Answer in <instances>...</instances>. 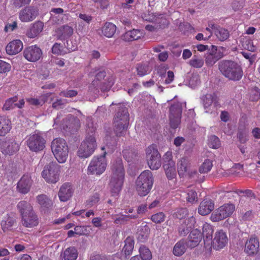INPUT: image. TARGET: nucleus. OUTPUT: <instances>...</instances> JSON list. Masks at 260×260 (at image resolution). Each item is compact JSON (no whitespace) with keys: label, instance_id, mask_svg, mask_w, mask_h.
<instances>
[{"label":"nucleus","instance_id":"nucleus-9","mask_svg":"<svg viewBox=\"0 0 260 260\" xmlns=\"http://www.w3.org/2000/svg\"><path fill=\"white\" fill-rule=\"evenodd\" d=\"M60 166L55 162H51L45 166L42 176L48 183H55L59 178Z\"/></svg>","mask_w":260,"mask_h":260},{"label":"nucleus","instance_id":"nucleus-54","mask_svg":"<svg viewBox=\"0 0 260 260\" xmlns=\"http://www.w3.org/2000/svg\"><path fill=\"white\" fill-rule=\"evenodd\" d=\"M63 52V47L60 44L55 43L52 48V52L56 55L62 54Z\"/></svg>","mask_w":260,"mask_h":260},{"label":"nucleus","instance_id":"nucleus-42","mask_svg":"<svg viewBox=\"0 0 260 260\" xmlns=\"http://www.w3.org/2000/svg\"><path fill=\"white\" fill-rule=\"evenodd\" d=\"M242 47L251 52H254L256 49V47L254 45L252 40L247 38H244L241 41Z\"/></svg>","mask_w":260,"mask_h":260},{"label":"nucleus","instance_id":"nucleus-53","mask_svg":"<svg viewBox=\"0 0 260 260\" xmlns=\"http://www.w3.org/2000/svg\"><path fill=\"white\" fill-rule=\"evenodd\" d=\"M195 223L196 219L193 217V215H191L189 217L185 219L182 224H184L186 227L190 230Z\"/></svg>","mask_w":260,"mask_h":260},{"label":"nucleus","instance_id":"nucleus-44","mask_svg":"<svg viewBox=\"0 0 260 260\" xmlns=\"http://www.w3.org/2000/svg\"><path fill=\"white\" fill-rule=\"evenodd\" d=\"M204 60L200 57L196 55L193 57L189 61V64L190 66L196 68H201L204 65Z\"/></svg>","mask_w":260,"mask_h":260},{"label":"nucleus","instance_id":"nucleus-3","mask_svg":"<svg viewBox=\"0 0 260 260\" xmlns=\"http://www.w3.org/2000/svg\"><path fill=\"white\" fill-rule=\"evenodd\" d=\"M112 169L113 174L109 185L112 195L115 196L121 190L124 178V171L121 160L114 165Z\"/></svg>","mask_w":260,"mask_h":260},{"label":"nucleus","instance_id":"nucleus-51","mask_svg":"<svg viewBox=\"0 0 260 260\" xmlns=\"http://www.w3.org/2000/svg\"><path fill=\"white\" fill-rule=\"evenodd\" d=\"M17 101L16 97L10 98L7 100L4 105L3 109L6 110H9L14 108L16 105L15 103Z\"/></svg>","mask_w":260,"mask_h":260},{"label":"nucleus","instance_id":"nucleus-25","mask_svg":"<svg viewBox=\"0 0 260 260\" xmlns=\"http://www.w3.org/2000/svg\"><path fill=\"white\" fill-rule=\"evenodd\" d=\"M23 48V45L20 40H14L6 46V50L9 55H15L20 52Z\"/></svg>","mask_w":260,"mask_h":260},{"label":"nucleus","instance_id":"nucleus-50","mask_svg":"<svg viewBox=\"0 0 260 260\" xmlns=\"http://www.w3.org/2000/svg\"><path fill=\"white\" fill-rule=\"evenodd\" d=\"M45 101L46 99L44 96H41L39 99L31 98L26 99V101L30 105L36 106L42 105Z\"/></svg>","mask_w":260,"mask_h":260},{"label":"nucleus","instance_id":"nucleus-24","mask_svg":"<svg viewBox=\"0 0 260 260\" xmlns=\"http://www.w3.org/2000/svg\"><path fill=\"white\" fill-rule=\"evenodd\" d=\"M202 239V234L198 229L192 230L189 235L187 243L188 247L193 248L199 245Z\"/></svg>","mask_w":260,"mask_h":260},{"label":"nucleus","instance_id":"nucleus-37","mask_svg":"<svg viewBox=\"0 0 260 260\" xmlns=\"http://www.w3.org/2000/svg\"><path fill=\"white\" fill-rule=\"evenodd\" d=\"M14 222V220L12 217L8 214L4 215L1 222L2 229L5 232L10 230Z\"/></svg>","mask_w":260,"mask_h":260},{"label":"nucleus","instance_id":"nucleus-33","mask_svg":"<svg viewBox=\"0 0 260 260\" xmlns=\"http://www.w3.org/2000/svg\"><path fill=\"white\" fill-rule=\"evenodd\" d=\"M116 30V25L111 22H106L101 28L102 35L107 38L113 37Z\"/></svg>","mask_w":260,"mask_h":260},{"label":"nucleus","instance_id":"nucleus-40","mask_svg":"<svg viewBox=\"0 0 260 260\" xmlns=\"http://www.w3.org/2000/svg\"><path fill=\"white\" fill-rule=\"evenodd\" d=\"M151 68V66L147 62L139 64L137 66V74L140 76H144L150 73Z\"/></svg>","mask_w":260,"mask_h":260},{"label":"nucleus","instance_id":"nucleus-2","mask_svg":"<svg viewBox=\"0 0 260 260\" xmlns=\"http://www.w3.org/2000/svg\"><path fill=\"white\" fill-rule=\"evenodd\" d=\"M219 69L227 78L232 81H239L243 76L241 67L237 62L230 60L221 61L219 64Z\"/></svg>","mask_w":260,"mask_h":260},{"label":"nucleus","instance_id":"nucleus-22","mask_svg":"<svg viewBox=\"0 0 260 260\" xmlns=\"http://www.w3.org/2000/svg\"><path fill=\"white\" fill-rule=\"evenodd\" d=\"M259 244L258 239L254 236H251L245 243V252L249 255L256 254L259 249Z\"/></svg>","mask_w":260,"mask_h":260},{"label":"nucleus","instance_id":"nucleus-8","mask_svg":"<svg viewBox=\"0 0 260 260\" xmlns=\"http://www.w3.org/2000/svg\"><path fill=\"white\" fill-rule=\"evenodd\" d=\"M107 161L105 155L95 156L91 160L87 168L88 173L100 175L106 170Z\"/></svg>","mask_w":260,"mask_h":260},{"label":"nucleus","instance_id":"nucleus-18","mask_svg":"<svg viewBox=\"0 0 260 260\" xmlns=\"http://www.w3.org/2000/svg\"><path fill=\"white\" fill-rule=\"evenodd\" d=\"M19 144L15 141H3L0 139V149L5 154L12 155L19 150Z\"/></svg>","mask_w":260,"mask_h":260},{"label":"nucleus","instance_id":"nucleus-35","mask_svg":"<svg viewBox=\"0 0 260 260\" xmlns=\"http://www.w3.org/2000/svg\"><path fill=\"white\" fill-rule=\"evenodd\" d=\"M149 234V229L146 225L140 226L138 229L137 233V240L140 242H145L147 240Z\"/></svg>","mask_w":260,"mask_h":260},{"label":"nucleus","instance_id":"nucleus-4","mask_svg":"<svg viewBox=\"0 0 260 260\" xmlns=\"http://www.w3.org/2000/svg\"><path fill=\"white\" fill-rule=\"evenodd\" d=\"M153 184V177L151 172L145 170L142 172L136 181V189L140 196H146L151 190Z\"/></svg>","mask_w":260,"mask_h":260},{"label":"nucleus","instance_id":"nucleus-16","mask_svg":"<svg viewBox=\"0 0 260 260\" xmlns=\"http://www.w3.org/2000/svg\"><path fill=\"white\" fill-rule=\"evenodd\" d=\"M23 55L28 61L35 62L41 58L42 55V51L37 45H32L24 49Z\"/></svg>","mask_w":260,"mask_h":260},{"label":"nucleus","instance_id":"nucleus-41","mask_svg":"<svg viewBox=\"0 0 260 260\" xmlns=\"http://www.w3.org/2000/svg\"><path fill=\"white\" fill-rule=\"evenodd\" d=\"M189 163L187 158L183 157L180 159L178 164V173L179 175H183L187 172Z\"/></svg>","mask_w":260,"mask_h":260},{"label":"nucleus","instance_id":"nucleus-57","mask_svg":"<svg viewBox=\"0 0 260 260\" xmlns=\"http://www.w3.org/2000/svg\"><path fill=\"white\" fill-rule=\"evenodd\" d=\"M187 201L190 203L197 201V193L196 191L190 190L187 193Z\"/></svg>","mask_w":260,"mask_h":260},{"label":"nucleus","instance_id":"nucleus-14","mask_svg":"<svg viewBox=\"0 0 260 260\" xmlns=\"http://www.w3.org/2000/svg\"><path fill=\"white\" fill-rule=\"evenodd\" d=\"M164 170L168 179H173L176 176L175 162L172 159L171 151L167 152L164 155Z\"/></svg>","mask_w":260,"mask_h":260},{"label":"nucleus","instance_id":"nucleus-6","mask_svg":"<svg viewBox=\"0 0 260 260\" xmlns=\"http://www.w3.org/2000/svg\"><path fill=\"white\" fill-rule=\"evenodd\" d=\"M96 146V140L93 136H89L81 143L77 152L80 158H87L94 151Z\"/></svg>","mask_w":260,"mask_h":260},{"label":"nucleus","instance_id":"nucleus-56","mask_svg":"<svg viewBox=\"0 0 260 260\" xmlns=\"http://www.w3.org/2000/svg\"><path fill=\"white\" fill-rule=\"evenodd\" d=\"M11 68V65L2 60H0V73H5L9 72Z\"/></svg>","mask_w":260,"mask_h":260},{"label":"nucleus","instance_id":"nucleus-49","mask_svg":"<svg viewBox=\"0 0 260 260\" xmlns=\"http://www.w3.org/2000/svg\"><path fill=\"white\" fill-rule=\"evenodd\" d=\"M200 83V79L198 74H192L189 77L188 84L190 87L194 88Z\"/></svg>","mask_w":260,"mask_h":260},{"label":"nucleus","instance_id":"nucleus-7","mask_svg":"<svg viewBox=\"0 0 260 260\" xmlns=\"http://www.w3.org/2000/svg\"><path fill=\"white\" fill-rule=\"evenodd\" d=\"M146 157L151 169L157 170L161 166V155L156 145L152 144L146 148Z\"/></svg>","mask_w":260,"mask_h":260},{"label":"nucleus","instance_id":"nucleus-27","mask_svg":"<svg viewBox=\"0 0 260 260\" xmlns=\"http://www.w3.org/2000/svg\"><path fill=\"white\" fill-rule=\"evenodd\" d=\"M73 27L68 25H64L57 28L55 30V35L60 40H64L70 37L73 34Z\"/></svg>","mask_w":260,"mask_h":260},{"label":"nucleus","instance_id":"nucleus-36","mask_svg":"<svg viewBox=\"0 0 260 260\" xmlns=\"http://www.w3.org/2000/svg\"><path fill=\"white\" fill-rule=\"evenodd\" d=\"M78 255L77 249L75 247H70L63 251L62 256L64 260H76Z\"/></svg>","mask_w":260,"mask_h":260},{"label":"nucleus","instance_id":"nucleus-13","mask_svg":"<svg viewBox=\"0 0 260 260\" xmlns=\"http://www.w3.org/2000/svg\"><path fill=\"white\" fill-rule=\"evenodd\" d=\"M26 144L30 150L37 152L44 149L45 141L39 133H35L28 137Z\"/></svg>","mask_w":260,"mask_h":260},{"label":"nucleus","instance_id":"nucleus-19","mask_svg":"<svg viewBox=\"0 0 260 260\" xmlns=\"http://www.w3.org/2000/svg\"><path fill=\"white\" fill-rule=\"evenodd\" d=\"M228 239L225 232L222 230L217 231L213 240V246L214 249L219 250L223 248L228 244Z\"/></svg>","mask_w":260,"mask_h":260},{"label":"nucleus","instance_id":"nucleus-34","mask_svg":"<svg viewBox=\"0 0 260 260\" xmlns=\"http://www.w3.org/2000/svg\"><path fill=\"white\" fill-rule=\"evenodd\" d=\"M187 243L185 241L181 240L179 241L174 246L173 253L177 256L183 255L186 250Z\"/></svg>","mask_w":260,"mask_h":260},{"label":"nucleus","instance_id":"nucleus-59","mask_svg":"<svg viewBox=\"0 0 260 260\" xmlns=\"http://www.w3.org/2000/svg\"><path fill=\"white\" fill-rule=\"evenodd\" d=\"M77 94V91L75 90H69L63 91L60 93V96L64 97L72 98L75 96Z\"/></svg>","mask_w":260,"mask_h":260},{"label":"nucleus","instance_id":"nucleus-39","mask_svg":"<svg viewBox=\"0 0 260 260\" xmlns=\"http://www.w3.org/2000/svg\"><path fill=\"white\" fill-rule=\"evenodd\" d=\"M125 244L123 250L126 255H131L133 252L135 241L133 237H128L124 241Z\"/></svg>","mask_w":260,"mask_h":260},{"label":"nucleus","instance_id":"nucleus-45","mask_svg":"<svg viewBox=\"0 0 260 260\" xmlns=\"http://www.w3.org/2000/svg\"><path fill=\"white\" fill-rule=\"evenodd\" d=\"M105 76V73L104 72H99L96 76L95 79L94 80L90 86V89L92 90L93 88L98 89L101 86V83L99 81L100 78H104Z\"/></svg>","mask_w":260,"mask_h":260},{"label":"nucleus","instance_id":"nucleus-17","mask_svg":"<svg viewBox=\"0 0 260 260\" xmlns=\"http://www.w3.org/2000/svg\"><path fill=\"white\" fill-rule=\"evenodd\" d=\"M38 11L34 7L28 6L21 10L19 13V18L23 22L33 21L37 16Z\"/></svg>","mask_w":260,"mask_h":260},{"label":"nucleus","instance_id":"nucleus-58","mask_svg":"<svg viewBox=\"0 0 260 260\" xmlns=\"http://www.w3.org/2000/svg\"><path fill=\"white\" fill-rule=\"evenodd\" d=\"M157 22L158 24H152L146 25L145 27L146 29L151 31H154L160 29L161 28V20H158Z\"/></svg>","mask_w":260,"mask_h":260},{"label":"nucleus","instance_id":"nucleus-64","mask_svg":"<svg viewBox=\"0 0 260 260\" xmlns=\"http://www.w3.org/2000/svg\"><path fill=\"white\" fill-rule=\"evenodd\" d=\"M89 260H106V257L104 255L93 252L90 254Z\"/></svg>","mask_w":260,"mask_h":260},{"label":"nucleus","instance_id":"nucleus-20","mask_svg":"<svg viewBox=\"0 0 260 260\" xmlns=\"http://www.w3.org/2000/svg\"><path fill=\"white\" fill-rule=\"evenodd\" d=\"M212 47V49L210 50L205 59V62L208 66H212L223 56V53L218 50L217 47L213 45Z\"/></svg>","mask_w":260,"mask_h":260},{"label":"nucleus","instance_id":"nucleus-21","mask_svg":"<svg viewBox=\"0 0 260 260\" xmlns=\"http://www.w3.org/2000/svg\"><path fill=\"white\" fill-rule=\"evenodd\" d=\"M32 183L33 181L29 175H24L17 183V189L20 192L26 193L29 191Z\"/></svg>","mask_w":260,"mask_h":260},{"label":"nucleus","instance_id":"nucleus-10","mask_svg":"<svg viewBox=\"0 0 260 260\" xmlns=\"http://www.w3.org/2000/svg\"><path fill=\"white\" fill-rule=\"evenodd\" d=\"M129 115L126 109L122 110L121 113H117L114 118L115 133L117 137L124 135L128 126Z\"/></svg>","mask_w":260,"mask_h":260},{"label":"nucleus","instance_id":"nucleus-62","mask_svg":"<svg viewBox=\"0 0 260 260\" xmlns=\"http://www.w3.org/2000/svg\"><path fill=\"white\" fill-rule=\"evenodd\" d=\"M142 18L144 20L148 21H154L157 22L159 20H157V18H156L155 16H154L153 13L150 12L148 13V16H147L146 14H144L142 15Z\"/></svg>","mask_w":260,"mask_h":260},{"label":"nucleus","instance_id":"nucleus-30","mask_svg":"<svg viewBox=\"0 0 260 260\" xmlns=\"http://www.w3.org/2000/svg\"><path fill=\"white\" fill-rule=\"evenodd\" d=\"M12 128L11 120L6 116H0V136H5Z\"/></svg>","mask_w":260,"mask_h":260},{"label":"nucleus","instance_id":"nucleus-11","mask_svg":"<svg viewBox=\"0 0 260 260\" xmlns=\"http://www.w3.org/2000/svg\"><path fill=\"white\" fill-rule=\"evenodd\" d=\"M181 104L177 102L172 104L169 109V124L171 128L176 129L181 122Z\"/></svg>","mask_w":260,"mask_h":260},{"label":"nucleus","instance_id":"nucleus-26","mask_svg":"<svg viewBox=\"0 0 260 260\" xmlns=\"http://www.w3.org/2000/svg\"><path fill=\"white\" fill-rule=\"evenodd\" d=\"M214 209V203L211 200L206 199L201 203L198 208V212L201 215H206Z\"/></svg>","mask_w":260,"mask_h":260},{"label":"nucleus","instance_id":"nucleus-46","mask_svg":"<svg viewBox=\"0 0 260 260\" xmlns=\"http://www.w3.org/2000/svg\"><path fill=\"white\" fill-rule=\"evenodd\" d=\"M212 162L211 160L207 159L200 167L199 171L201 173H206L210 171L212 167Z\"/></svg>","mask_w":260,"mask_h":260},{"label":"nucleus","instance_id":"nucleus-63","mask_svg":"<svg viewBox=\"0 0 260 260\" xmlns=\"http://www.w3.org/2000/svg\"><path fill=\"white\" fill-rule=\"evenodd\" d=\"M166 79L165 81V83L166 84H169L173 82L174 79V73L171 71H169L167 73L166 77L165 76Z\"/></svg>","mask_w":260,"mask_h":260},{"label":"nucleus","instance_id":"nucleus-1","mask_svg":"<svg viewBox=\"0 0 260 260\" xmlns=\"http://www.w3.org/2000/svg\"><path fill=\"white\" fill-rule=\"evenodd\" d=\"M22 216V223L26 228H33L39 223L37 215L31 205L26 201H21L17 205Z\"/></svg>","mask_w":260,"mask_h":260},{"label":"nucleus","instance_id":"nucleus-23","mask_svg":"<svg viewBox=\"0 0 260 260\" xmlns=\"http://www.w3.org/2000/svg\"><path fill=\"white\" fill-rule=\"evenodd\" d=\"M73 186L70 183L63 184L60 188L58 192V197L61 202L68 201L73 196L74 192Z\"/></svg>","mask_w":260,"mask_h":260},{"label":"nucleus","instance_id":"nucleus-32","mask_svg":"<svg viewBox=\"0 0 260 260\" xmlns=\"http://www.w3.org/2000/svg\"><path fill=\"white\" fill-rule=\"evenodd\" d=\"M211 28L214 30V34L218 40L221 41L227 40L230 36L229 31L225 28L214 25H212Z\"/></svg>","mask_w":260,"mask_h":260},{"label":"nucleus","instance_id":"nucleus-60","mask_svg":"<svg viewBox=\"0 0 260 260\" xmlns=\"http://www.w3.org/2000/svg\"><path fill=\"white\" fill-rule=\"evenodd\" d=\"M100 200V197L99 195L98 194H95L92 196L87 201V205L89 207H91L94 205H95L96 203H98V202Z\"/></svg>","mask_w":260,"mask_h":260},{"label":"nucleus","instance_id":"nucleus-15","mask_svg":"<svg viewBox=\"0 0 260 260\" xmlns=\"http://www.w3.org/2000/svg\"><path fill=\"white\" fill-rule=\"evenodd\" d=\"M203 104L206 112H212L219 105L218 97L216 93H208L202 97Z\"/></svg>","mask_w":260,"mask_h":260},{"label":"nucleus","instance_id":"nucleus-29","mask_svg":"<svg viewBox=\"0 0 260 260\" xmlns=\"http://www.w3.org/2000/svg\"><path fill=\"white\" fill-rule=\"evenodd\" d=\"M44 24L41 21H36L33 23L26 33L27 36L29 38H35L42 31Z\"/></svg>","mask_w":260,"mask_h":260},{"label":"nucleus","instance_id":"nucleus-47","mask_svg":"<svg viewBox=\"0 0 260 260\" xmlns=\"http://www.w3.org/2000/svg\"><path fill=\"white\" fill-rule=\"evenodd\" d=\"M208 144L210 148L217 149L220 147V142L218 137L211 136L209 138Z\"/></svg>","mask_w":260,"mask_h":260},{"label":"nucleus","instance_id":"nucleus-5","mask_svg":"<svg viewBox=\"0 0 260 260\" xmlns=\"http://www.w3.org/2000/svg\"><path fill=\"white\" fill-rule=\"evenodd\" d=\"M51 151L59 163H64L69 155V149L66 141L61 138L54 139L51 145Z\"/></svg>","mask_w":260,"mask_h":260},{"label":"nucleus","instance_id":"nucleus-48","mask_svg":"<svg viewBox=\"0 0 260 260\" xmlns=\"http://www.w3.org/2000/svg\"><path fill=\"white\" fill-rule=\"evenodd\" d=\"M63 10L61 8H54L52 9L51 11V18L50 19L55 23H59L60 20H56V15H58V16H63Z\"/></svg>","mask_w":260,"mask_h":260},{"label":"nucleus","instance_id":"nucleus-61","mask_svg":"<svg viewBox=\"0 0 260 260\" xmlns=\"http://www.w3.org/2000/svg\"><path fill=\"white\" fill-rule=\"evenodd\" d=\"M187 210L186 208H181L176 213V216L179 219L184 218L187 215Z\"/></svg>","mask_w":260,"mask_h":260},{"label":"nucleus","instance_id":"nucleus-28","mask_svg":"<svg viewBox=\"0 0 260 260\" xmlns=\"http://www.w3.org/2000/svg\"><path fill=\"white\" fill-rule=\"evenodd\" d=\"M213 233V229L212 226L208 223H204L203 225V233L202 234V237L204 236L206 238V240L204 239L205 244H207L205 247H208L209 249L211 248L210 244Z\"/></svg>","mask_w":260,"mask_h":260},{"label":"nucleus","instance_id":"nucleus-55","mask_svg":"<svg viewBox=\"0 0 260 260\" xmlns=\"http://www.w3.org/2000/svg\"><path fill=\"white\" fill-rule=\"evenodd\" d=\"M237 137L240 143H245L248 140V133L246 131H239Z\"/></svg>","mask_w":260,"mask_h":260},{"label":"nucleus","instance_id":"nucleus-43","mask_svg":"<svg viewBox=\"0 0 260 260\" xmlns=\"http://www.w3.org/2000/svg\"><path fill=\"white\" fill-rule=\"evenodd\" d=\"M139 252L142 260H151L152 257L151 252L146 246H141L139 249Z\"/></svg>","mask_w":260,"mask_h":260},{"label":"nucleus","instance_id":"nucleus-31","mask_svg":"<svg viewBox=\"0 0 260 260\" xmlns=\"http://www.w3.org/2000/svg\"><path fill=\"white\" fill-rule=\"evenodd\" d=\"M144 36V33L142 31L134 29L126 32L122 37V39L125 41H131L140 39Z\"/></svg>","mask_w":260,"mask_h":260},{"label":"nucleus","instance_id":"nucleus-52","mask_svg":"<svg viewBox=\"0 0 260 260\" xmlns=\"http://www.w3.org/2000/svg\"><path fill=\"white\" fill-rule=\"evenodd\" d=\"M250 98L252 101H257L260 98V90L257 87L251 89Z\"/></svg>","mask_w":260,"mask_h":260},{"label":"nucleus","instance_id":"nucleus-38","mask_svg":"<svg viewBox=\"0 0 260 260\" xmlns=\"http://www.w3.org/2000/svg\"><path fill=\"white\" fill-rule=\"evenodd\" d=\"M37 202L41 206L42 210H45L49 209L52 205L51 200H50L46 195H39L37 198Z\"/></svg>","mask_w":260,"mask_h":260},{"label":"nucleus","instance_id":"nucleus-12","mask_svg":"<svg viewBox=\"0 0 260 260\" xmlns=\"http://www.w3.org/2000/svg\"><path fill=\"white\" fill-rule=\"evenodd\" d=\"M234 210L235 206L233 204H224L212 213L210 219L214 222L222 220L232 215Z\"/></svg>","mask_w":260,"mask_h":260}]
</instances>
